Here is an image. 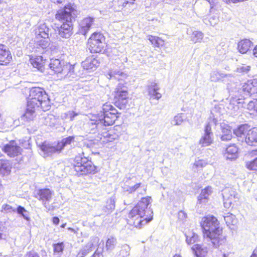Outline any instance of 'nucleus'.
Returning <instances> with one entry per match:
<instances>
[{"instance_id": "obj_64", "label": "nucleus", "mask_w": 257, "mask_h": 257, "mask_svg": "<svg viewBox=\"0 0 257 257\" xmlns=\"http://www.w3.org/2000/svg\"><path fill=\"white\" fill-rule=\"evenodd\" d=\"M253 54L255 57H257V45L253 49Z\"/></svg>"}, {"instance_id": "obj_17", "label": "nucleus", "mask_w": 257, "mask_h": 257, "mask_svg": "<svg viewBox=\"0 0 257 257\" xmlns=\"http://www.w3.org/2000/svg\"><path fill=\"white\" fill-rule=\"evenodd\" d=\"M53 28L51 25H48L46 23L40 24L36 29V37L37 38H49L51 35Z\"/></svg>"}, {"instance_id": "obj_54", "label": "nucleus", "mask_w": 257, "mask_h": 257, "mask_svg": "<svg viewBox=\"0 0 257 257\" xmlns=\"http://www.w3.org/2000/svg\"><path fill=\"white\" fill-rule=\"evenodd\" d=\"M65 115L67 118L72 121L74 119V118L78 115V113L74 111H69L65 113Z\"/></svg>"}, {"instance_id": "obj_27", "label": "nucleus", "mask_w": 257, "mask_h": 257, "mask_svg": "<svg viewBox=\"0 0 257 257\" xmlns=\"http://www.w3.org/2000/svg\"><path fill=\"white\" fill-rule=\"evenodd\" d=\"M67 69L66 72H63L62 75L60 76V79L66 78L70 81L76 80L79 79V76L75 72L74 66L71 65V67L68 68Z\"/></svg>"}, {"instance_id": "obj_22", "label": "nucleus", "mask_w": 257, "mask_h": 257, "mask_svg": "<svg viewBox=\"0 0 257 257\" xmlns=\"http://www.w3.org/2000/svg\"><path fill=\"white\" fill-rule=\"evenodd\" d=\"M35 39V45L37 48L39 49V51H42V53L47 51L50 45V38H37L36 37Z\"/></svg>"}, {"instance_id": "obj_5", "label": "nucleus", "mask_w": 257, "mask_h": 257, "mask_svg": "<svg viewBox=\"0 0 257 257\" xmlns=\"http://www.w3.org/2000/svg\"><path fill=\"white\" fill-rule=\"evenodd\" d=\"M218 107L215 106L211 111V115L208 119V123L205 125L204 129V134L200 138L199 143L201 147H207L212 144L213 141V134L212 132V125H216L219 113L217 112Z\"/></svg>"}, {"instance_id": "obj_58", "label": "nucleus", "mask_w": 257, "mask_h": 257, "mask_svg": "<svg viewBox=\"0 0 257 257\" xmlns=\"http://www.w3.org/2000/svg\"><path fill=\"white\" fill-rule=\"evenodd\" d=\"M3 209L5 211L9 212H15L16 209L13 208L11 206L8 204H4L3 205Z\"/></svg>"}, {"instance_id": "obj_28", "label": "nucleus", "mask_w": 257, "mask_h": 257, "mask_svg": "<svg viewBox=\"0 0 257 257\" xmlns=\"http://www.w3.org/2000/svg\"><path fill=\"white\" fill-rule=\"evenodd\" d=\"M253 46V43L249 39H244L238 43L237 49L238 51L242 54L247 52L250 48Z\"/></svg>"}, {"instance_id": "obj_19", "label": "nucleus", "mask_w": 257, "mask_h": 257, "mask_svg": "<svg viewBox=\"0 0 257 257\" xmlns=\"http://www.w3.org/2000/svg\"><path fill=\"white\" fill-rule=\"evenodd\" d=\"M99 60L93 56L87 57L82 62V66L84 69L89 71H93L99 65Z\"/></svg>"}, {"instance_id": "obj_2", "label": "nucleus", "mask_w": 257, "mask_h": 257, "mask_svg": "<svg viewBox=\"0 0 257 257\" xmlns=\"http://www.w3.org/2000/svg\"><path fill=\"white\" fill-rule=\"evenodd\" d=\"M151 197L142 198L128 214L127 223L131 226L141 228L144 222L147 223L153 219V211L148 207L151 203Z\"/></svg>"}, {"instance_id": "obj_62", "label": "nucleus", "mask_w": 257, "mask_h": 257, "mask_svg": "<svg viewBox=\"0 0 257 257\" xmlns=\"http://www.w3.org/2000/svg\"><path fill=\"white\" fill-rule=\"evenodd\" d=\"M53 223L55 225H58L59 223L60 220L58 217H54L52 219Z\"/></svg>"}, {"instance_id": "obj_56", "label": "nucleus", "mask_w": 257, "mask_h": 257, "mask_svg": "<svg viewBox=\"0 0 257 257\" xmlns=\"http://www.w3.org/2000/svg\"><path fill=\"white\" fill-rule=\"evenodd\" d=\"M250 66L247 65H242L237 68L238 71L242 73H247L250 70Z\"/></svg>"}, {"instance_id": "obj_52", "label": "nucleus", "mask_w": 257, "mask_h": 257, "mask_svg": "<svg viewBox=\"0 0 257 257\" xmlns=\"http://www.w3.org/2000/svg\"><path fill=\"white\" fill-rule=\"evenodd\" d=\"M203 34L200 31H195L193 33L191 40L194 43L199 42L203 39Z\"/></svg>"}, {"instance_id": "obj_34", "label": "nucleus", "mask_w": 257, "mask_h": 257, "mask_svg": "<svg viewBox=\"0 0 257 257\" xmlns=\"http://www.w3.org/2000/svg\"><path fill=\"white\" fill-rule=\"evenodd\" d=\"M12 165L7 160L0 159V174L3 176L8 175L11 172Z\"/></svg>"}, {"instance_id": "obj_9", "label": "nucleus", "mask_w": 257, "mask_h": 257, "mask_svg": "<svg viewBox=\"0 0 257 257\" xmlns=\"http://www.w3.org/2000/svg\"><path fill=\"white\" fill-rule=\"evenodd\" d=\"M89 49L91 53H101L105 51V38L99 32L93 33L88 40Z\"/></svg>"}, {"instance_id": "obj_13", "label": "nucleus", "mask_w": 257, "mask_h": 257, "mask_svg": "<svg viewBox=\"0 0 257 257\" xmlns=\"http://www.w3.org/2000/svg\"><path fill=\"white\" fill-rule=\"evenodd\" d=\"M40 148L42 152V155L45 158L61 153L57 143L50 144L44 142L40 146Z\"/></svg>"}, {"instance_id": "obj_40", "label": "nucleus", "mask_w": 257, "mask_h": 257, "mask_svg": "<svg viewBox=\"0 0 257 257\" xmlns=\"http://www.w3.org/2000/svg\"><path fill=\"white\" fill-rule=\"evenodd\" d=\"M115 199L113 197L107 200L105 206L103 208L104 213H110L115 208Z\"/></svg>"}, {"instance_id": "obj_36", "label": "nucleus", "mask_w": 257, "mask_h": 257, "mask_svg": "<svg viewBox=\"0 0 257 257\" xmlns=\"http://www.w3.org/2000/svg\"><path fill=\"white\" fill-rule=\"evenodd\" d=\"M237 104L239 105L240 107H244V104H245V102L244 101V99L237 98V97H232L230 100L229 104H228V108L231 110H233L234 111H236L238 109V107L235 106H234V104Z\"/></svg>"}, {"instance_id": "obj_29", "label": "nucleus", "mask_w": 257, "mask_h": 257, "mask_svg": "<svg viewBox=\"0 0 257 257\" xmlns=\"http://www.w3.org/2000/svg\"><path fill=\"white\" fill-rule=\"evenodd\" d=\"M212 193V188L210 187H207L201 191V193L198 197V202L199 204H205L209 199V196Z\"/></svg>"}, {"instance_id": "obj_50", "label": "nucleus", "mask_w": 257, "mask_h": 257, "mask_svg": "<svg viewBox=\"0 0 257 257\" xmlns=\"http://www.w3.org/2000/svg\"><path fill=\"white\" fill-rule=\"evenodd\" d=\"M225 76L226 75L224 73H220L218 71H214L211 73L210 79L212 81L217 82Z\"/></svg>"}, {"instance_id": "obj_39", "label": "nucleus", "mask_w": 257, "mask_h": 257, "mask_svg": "<svg viewBox=\"0 0 257 257\" xmlns=\"http://www.w3.org/2000/svg\"><path fill=\"white\" fill-rule=\"evenodd\" d=\"M112 7L115 11H120L125 7L128 2L126 0H113Z\"/></svg>"}, {"instance_id": "obj_10", "label": "nucleus", "mask_w": 257, "mask_h": 257, "mask_svg": "<svg viewBox=\"0 0 257 257\" xmlns=\"http://www.w3.org/2000/svg\"><path fill=\"white\" fill-rule=\"evenodd\" d=\"M124 194H132L137 192L138 195H143L146 193L147 186L141 183L135 184L129 180H126L122 186Z\"/></svg>"}, {"instance_id": "obj_32", "label": "nucleus", "mask_w": 257, "mask_h": 257, "mask_svg": "<svg viewBox=\"0 0 257 257\" xmlns=\"http://www.w3.org/2000/svg\"><path fill=\"white\" fill-rule=\"evenodd\" d=\"M94 244L92 240L88 242L78 251L76 257H85L93 249Z\"/></svg>"}, {"instance_id": "obj_45", "label": "nucleus", "mask_w": 257, "mask_h": 257, "mask_svg": "<svg viewBox=\"0 0 257 257\" xmlns=\"http://www.w3.org/2000/svg\"><path fill=\"white\" fill-rule=\"evenodd\" d=\"M252 155H257V149L252 150L251 152ZM246 168L250 170L257 171V157L253 159L252 161L246 162Z\"/></svg>"}, {"instance_id": "obj_20", "label": "nucleus", "mask_w": 257, "mask_h": 257, "mask_svg": "<svg viewBox=\"0 0 257 257\" xmlns=\"http://www.w3.org/2000/svg\"><path fill=\"white\" fill-rule=\"evenodd\" d=\"M73 25L69 24H62L58 28V35L62 38L68 39L73 33Z\"/></svg>"}, {"instance_id": "obj_8", "label": "nucleus", "mask_w": 257, "mask_h": 257, "mask_svg": "<svg viewBox=\"0 0 257 257\" xmlns=\"http://www.w3.org/2000/svg\"><path fill=\"white\" fill-rule=\"evenodd\" d=\"M78 15V11L76 7L68 4L66 5L63 9L59 10L55 15V18L62 24H73L75 18Z\"/></svg>"}, {"instance_id": "obj_23", "label": "nucleus", "mask_w": 257, "mask_h": 257, "mask_svg": "<svg viewBox=\"0 0 257 257\" xmlns=\"http://www.w3.org/2000/svg\"><path fill=\"white\" fill-rule=\"evenodd\" d=\"M246 144L250 146H257V128H253L247 132L245 137Z\"/></svg>"}, {"instance_id": "obj_47", "label": "nucleus", "mask_w": 257, "mask_h": 257, "mask_svg": "<svg viewBox=\"0 0 257 257\" xmlns=\"http://www.w3.org/2000/svg\"><path fill=\"white\" fill-rule=\"evenodd\" d=\"M147 38L155 47H159L164 44V41L160 37L149 35Z\"/></svg>"}, {"instance_id": "obj_44", "label": "nucleus", "mask_w": 257, "mask_h": 257, "mask_svg": "<svg viewBox=\"0 0 257 257\" xmlns=\"http://www.w3.org/2000/svg\"><path fill=\"white\" fill-rule=\"evenodd\" d=\"M247 130V128L246 124L240 125L236 129L233 130V133L238 138H244Z\"/></svg>"}, {"instance_id": "obj_55", "label": "nucleus", "mask_w": 257, "mask_h": 257, "mask_svg": "<svg viewBox=\"0 0 257 257\" xmlns=\"http://www.w3.org/2000/svg\"><path fill=\"white\" fill-rule=\"evenodd\" d=\"M115 135H111L109 133H106L105 136H104L105 141L104 142H111L115 139Z\"/></svg>"}, {"instance_id": "obj_42", "label": "nucleus", "mask_w": 257, "mask_h": 257, "mask_svg": "<svg viewBox=\"0 0 257 257\" xmlns=\"http://www.w3.org/2000/svg\"><path fill=\"white\" fill-rule=\"evenodd\" d=\"M53 246L54 254L60 257L63 254L65 247L64 243L63 242L54 243Z\"/></svg>"}, {"instance_id": "obj_14", "label": "nucleus", "mask_w": 257, "mask_h": 257, "mask_svg": "<svg viewBox=\"0 0 257 257\" xmlns=\"http://www.w3.org/2000/svg\"><path fill=\"white\" fill-rule=\"evenodd\" d=\"M241 90L243 93L244 99L247 96H255L257 94V79L249 80L244 83L242 86Z\"/></svg>"}, {"instance_id": "obj_41", "label": "nucleus", "mask_w": 257, "mask_h": 257, "mask_svg": "<svg viewBox=\"0 0 257 257\" xmlns=\"http://www.w3.org/2000/svg\"><path fill=\"white\" fill-rule=\"evenodd\" d=\"M185 236L186 241L188 244H193L199 240V236L194 232H190L188 234H185Z\"/></svg>"}, {"instance_id": "obj_53", "label": "nucleus", "mask_w": 257, "mask_h": 257, "mask_svg": "<svg viewBox=\"0 0 257 257\" xmlns=\"http://www.w3.org/2000/svg\"><path fill=\"white\" fill-rule=\"evenodd\" d=\"M224 219L227 225L234 224L235 221V216L232 214H227L224 216Z\"/></svg>"}, {"instance_id": "obj_1", "label": "nucleus", "mask_w": 257, "mask_h": 257, "mask_svg": "<svg viewBox=\"0 0 257 257\" xmlns=\"http://www.w3.org/2000/svg\"><path fill=\"white\" fill-rule=\"evenodd\" d=\"M117 110L109 103L104 104L101 110L97 114H91L84 124L86 132L95 134L103 130L105 126L112 125L119 116Z\"/></svg>"}, {"instance_id": "obj_11", "label": "nucleus", "mask_w": 257, "mask_h": 257, "mask_svg": "<svg viewBox=\"0 0 257 257\" xmlns=\"http://www.w3.org/2000/svg\"><path fill=\"white\" fill-rule=\"evenodd\" d=\"M49 67L54 73L57 74L58 77H60L63 72H66L68 68L71 67V64L65 62L64 60L52 58L50 60Z\"/></svg>"}, {"instance_id": "obj_35", "label": "nucleus", "mask_w": 257, "mask_h": 257, "mask_svg": "<svg viewBox=\"0 0 257 257\" xmlns=\"http://www.w3.org/2000/svg\"><path fill=\"white\" fill-rule=\"evenodd\" d=\"M30 62L34 68L38 70L43 72L44 70V62L41 56L31 58Z\"/></svg>"}, {"instance_id": "obj_24", "label": "nucleus", "mask_w": 257, "mask_h": 257, "mask_svg": "<svg viewBox=\"0 0 257 257\" xmlns=\"http://www.w3.org/2000/svg\"><path fill=\"white\" fill-rule=\"evenodd\" d=\"M36 108L38 107L27 102L25 112L21 116L22 119L26 121L33 120L36 116L35 110Z\"/></svg>"}, {"instance_id": "obj_37", "label": "nucleus", "mask_w": 257, "mask_h": 257, "mask_svg": "<svg viewBox=\"0 0 257 257\" xmlns=\"http://www.w3.org/2000/svg\"><path fill=\"white\" fill-rule=\"evenodd\" d=\"M56 121V118L55 116L52 114L44 115L40 118L41 123L45 125L51 127L54 126L55 125Z\"/></svg>"}, {"instance_id": "obj_48", "label": "nucleus", "mask_w": 257, "mask_h": 257, "mask_svg": "<svg viewBox=\"0 0 257 257\" xmlns=\"http://www.w3.org/2000/svg\"><path fill=\"white\" fill-rule=\"evenodd\" d=\"M186 119V116L185 114L181 113H178L175 115L173 119L171 120V123L172 125H179L184 121Z\"/></svg>"}, {"instance_id": "obj_46", "label": "nucleus", "mask_w": 257, "mask_h": 257, "mask_svg": "<svg viewBox=\"0 0 257 257\" xmlns=\"http://www.w3.org/2000/svg\"><path fill=\"white\" fill-rule=\"evenodd\" d=\"M116 244V239L113 237H110L106 241L105 248L107 251H111L115 248Z\"/></svg>"}, {"instance_id": "obj_49", "label": "nucleus", "mask_w": 257, "mask_h": 257, "mask_svg": "<svg viewBox=\"0 0 257 257\" xmlns=\"http://www.w3.org/2000/svg\"><path fill=\"white\" fill-rule=\"evenodd\" d=\"M131 247L127 244L122 245L118 256L119 257H128L130 255Z\"/></svg>"}, {"instance_id": "obj_38", "label": "nucleus", "mask_w": 257, "mask_h": 257, "mask_svg": "<svg viewBox=\"0 0 257 257\" xmlns=\"http://www.w3.org/2000/svg\"><path fill=\"white\" fill-rule=\"evenodd\" d=\"M192 249L196 257H205L208 252L207 248L202 245L196 244L192 247Z\"/></svg>"}, {"instance_id": "obj_26", "label": "nucleus", "mask_w": 257, "mask_h": 257, "mask_svg": "<svg viewBox=\"0 0 257 257\" xmlns=\"http://www.w3.org/2000/svg\"><path fill=\"white\" fill-rule=\"evenodd\" d=\"M238 156V149L234 145L229 146L225 150V152L224 154V157L227 160H235L237 158Z\"/></svg>"}, {"instance_id": "obj_15", "label": "nucleus", "mask_w": 257, "mask_h": 257, "mask_svg": "<svg viewBox=\"0 0 257 257\" xmlns=\"http://www.w3.org/2000/svg\"><path fill=\"white\" fill-rule=\"evenodd\" d=\"M3 151L10 157H15L21 154L22 149L14 141H11L5 145L2 149Z\"/></svg>"}, {"instance_id": "obj_12", "label": "nucleus", "mask_w": 257, "mask_h": 257, "mask_svg": "<svg viewBox=\"0 0 257 257\" xmlns=\"http://www.w3.org/2000/svg\"><path fill=\"white\" fill-rule=\"evenodd\" d=\"M222 196L224 207L229 208L238 199V194L232 188H226L223 190Z\"/></svg>"}, {"instance_id": "obj_21", "label": "nucleus", "mask_w": 257, "mask_h": 257, "mask_svg": "<svg viewBox=\"0 0 257 257\" xmlns=\"http://www.w3.org/2000/svg\"><path fill=\"white\" fill-rule=\"evenodd\" d=\"M12 59L11 53L7 47L3 44H0V64L7 65Z\"/></svg>"}, {"instance_id": "obj_16", "label": "nucleus", "mask_w": 257, "mask_h": 257, "mask_svg": "<svg viewBox=\"0 0 257 257\" xmlns=\"http://www.w3.org/2000/svg\"><path fill=\"white\" fill-rule=\"evenodd\" d=\"M95 19L91 17H87L81 20L79 23L78 33L86 35L90 29L94 26Z\"/></svg>"}, {"instance_id": "obj_25", "label": "nucleus", "mask_w": 257, "mask_h": 257, "mask_svg": "<svg viewBox=\"0 0 257 257\" xmlns=\"http://www.w3.org/2000/svg\"><path fill=\"white\" fill-rule=\"evenodd\" d=\"M74 143L75 137L69 136L63 139L61 141L58 142L57 144L62 152V150L65 148H67L69 149H71L74 146Z\"/></svg>"}, {"instance_id": "obj_6", "label": "nucleus", "mask_w": 257, "mask_h": 257, "mask_svg": "<svg viewBox=\"0 0 257 257\" xmlns=\"http://www.w3.org/2000/svg\"><path fill=\"white\" fill-rule=\"evenodd\" d=\"M73 169L78 176L86 175L88 174H95L96 167L88 158L84 156V153L79 154L74 159Z\"/></svg>"}, {"instance_id": "obj_18", "label": "nucleus", "mask_w": 257, "mask_h": 257, "mask_svg": "<svg viewBox=\"0 0 257 257\" xmlns=\"http://www.w3.org/2000/svg\"><path fill=\"white\" fill-rule=\"evenodd\" d=\"M52 192L47 188L41 189L37 191L35 197L41 201L45 207H46L47 203L52 199Z\"/></svg>"}, {"instance_id": "obj_57", "label": "nucleus", "mask_w": 257, "mask_h": 257, "mask_svg": "<svg viewBox=\"0 0 257 257\" xmlns=\"http://www.w3.org/2000/svg\"><path fill=\"white\" fill-rule=\"evenodd\" d=\"M206 165V162L205 161L200 160L196 161L195 162L194 166H195L196 168H202V167L205 166Z\"/></svg>"}, {"instance_id": "obj_30", "label": "nucleus", "mask_w": 257, "mask_h": 257, "mask_svg": "<svg viewBox=\"0 0 257 257\" xmlns=\"http://www.w3.org/2000/svg\"><path fill=\"white\" fill-rule=\"evenodd\" d=\"M109 78H114L118 81L124 80L127 77V75L123 72L117 69H111L107 73Z\"/></svg>"}, {"instance_id": "obj_61", "label": "nucleus", "mask_w": 257, "mask_h": 257, "mask_svg": "<svg viewBox=\"0 0 257 257\" xmlns=\"http://www.w3.org/2000/svg\"><path fill=\"white\" fill-rule=\"evenodd\" d=\"M91 257H103L102 253L97 249Z\"/></svg>"}, {"instance_id": "obj_59", "label": "nucleus", "mask_w": 257, "mask_h": 257, "mask_svg": "<svg viewBox=\"0 0 257 257\" xmlns=\"http://www.w3.org/2000/svg\"><path fill=\"white\" fill-rule=\"evenodd\" d=\"M187 217V214L183 211H180L178 212V218L180 220H183Z\"/></svg>"}, {"instance_id": "obj_43", "label": "nucleus", "mask_w": 257, "mask_h": 257, "mask_svg": "<svg viewBox=\"0 0 257 257\" xmlns=\"http://www.w3.org/2000/svg\"><path fill=\"white\" fill-rule=\"evenodd\" d=\"M246 108L249 111V113L253 115H257V99L250 100L246 105Z\"/></svg>"}, {"instance_id": "obj_63", "label": "nucleus", "mask_w": 257, "mask_h": 257, "mask_svg": "<svg viewBox=\"0 0 257 257\" xmlns=\"http://www.w3.org/2000/svg\"><path fill=\"white\" fill-rule=\"evenodd\" d=\"M250 257H257V246L254 249Z\"/></svg>"}, {"instance_id": "obj_3", "label": "nucleus", "mask_w": 257, "mask_h": 257, "mask_svg": "<svg viewBox=\"0 0 257 257\" xmlns=\"http://www.w3.org/2000/svg\"><path fill=\"white\" fill-rule=\"evenodd\" d=\"M200 225L204 236L208 239V241L211 242L213 247L217 248L225 243L226 237L222 234V228L216 217L212 215L203 217Z\"/></svg>"}, {"instance_id": "obj_4", "label": "nucleus", "mask_w": 257, "mask_h": 257, "mask_svg": "<svg viewBox=\"0 0 257 257\" xmlns=\"http://www.w3.org/2000/svg\"><path fill=\"white\" fill-rule=\"evenodd\" d=\"M28 102L37 107H41L44 111L49 110L50 100L44 89L39 87H32L29 92Z\"/></svg>"}, {"instance_id": "obj_7", "label": "nucleus", "mask_w": 257, "mask_h": 257, "mask_svg": "<svg viewBox=\"0 0 257 257\" xmlns=\"http://www.w3.org/2000/svg\"><path fill=\"white\" fill-rule=\"evenodd\" d=\"M115 106L120 109H128L130 107V98L127 88L123 83H119L115 90L114 98Z\"/></svg>"}, {"instance_id": "obj_60", "label": "nucleus", "mask_w": 257, "mask_h": 257, "mask_svg": "<svg viewBox=\"0 0 257 257\" xmlns=\"http://www.w3.org/2000/svg\"><path fill=\"white\" fill-rule=\"evenodd\" d=\"M24 257H39L38 254L34 251H30L27 253Z\"/></svg>"}, {"instance_id": "obj_31", "label": "nucleus", "mask_w": 257, "mask_h": 257, "mask_svg": "<svg viewBox=\"0 0 257 257\" xmlns=\"http://www.w3.org/2000/svg\"><path fill=\"white\" fill-rule=\"evenodd\" d=\"M160 88L157 83L152 82L150 85H148V92L149 95L155 99H159L162 95L160 93L158 92Z\"/></svg>"}, {"instance_id": "obj_33", "label": "nucleus", "mask_w": 257, "mask_h": 257, "mask_svg": "<svg viewBox=\"0 0 257 257\" xmlns=\"http://www.w3.org/2000/svg\"><path fill=\"white\" fill-rule=\"evenodd\" d=\"M221 128L222 132L221 140L223 141L230 140L232 137L230 127L228 124L222 123L221 124Z\"/></svg>"}, {"instance_id": "obj_51", "label": "nucleus", "mask_w": 257, "mask_h": 257, "mask_svg": "<svg viewBox=\"0 0 257 257\" xmlns=\"http://www.w3.org/2000/svg\"><path fill=\"white\" fill-rule=\"evenodd\" d=\"M17 213L22 215V216L26 220H30V217H29V212L26 209L22 206H19L17 209H16Z\"/></svg>"}]
</instances>
